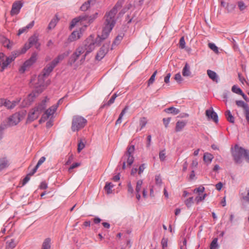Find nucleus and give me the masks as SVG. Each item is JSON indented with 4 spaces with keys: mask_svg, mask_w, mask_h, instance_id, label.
Masks as SVG:
<instances>
[{
    "mask_svg": "<svg viewBox=\"0 0 249 249\" xmlns=\"http://www.w3.org/2000/svg\"><path fill=\"white\" fill-rule=\"evenodd\" d=\"M123 3V0H119L113 9L106 14L104 27L101 36L95 38L94 36L90 35L84 41L83 46H80L75 50L70 58L69 63L71 65L75 63L82 54H84L78 63L79 65L83 64L87 55L95 49L101 40L107 38L115 24V17L117 10L122 7Z\"/></svg>",
    "mask_w": 249,
    "mask_h": 249,
    "instance_id": "obj_1",
    "label": "nucleus"
},
{
    "mask_svg": "<svg viewBox=\"0 0 249 249\" xmlns=\"http://www.w3.org/2000/svg\"><path fill=\"white\" fill-rule=\"evenodd\" d=\"M98 14L95 13L93 15L88 16L86 15H82L72 19L70 25L71 29L75 26H83L85 28H87L91 23H92L95 19L98 17Z\"/></svg>",
    "mask_w": 249,
    "mask_h": 249,
    "instance_id": "obj_2",
    "label": "nucleus"
},
{
    "mask_svg": "<svg viewBox=\"0 0 249 249\" xmlns=\"http://www.w3.org/2000/svg\"><path fill=\"white\" fill-rule=\"evenodd\" d=\"M48 101L49 99L46 98L44 100H42L40 103L32 108L28 114L27 122L31 123L37 119L42 111L46 107V103Z\"/></svg>",
    "mask_w": 249,
    "mask_h": 249,
    "instance_id": "obj_3",
    "label": "nucleus"
},
{
    "mask_svg": "<svg viewBox=\"0 0 249 249\" xmlns=\"http://www.w3.org/2000/svg\"><path fill=\"white\" fill-rule=\"evenodd\" d=\"M232 155L236 163H240L243 158L249 162V151L236 145L232 151Z\"/></svg>",
    "mask_w": 249,
    "mask_h": 249,
    "instance_id": "obj_4",
    "label": "nucleus"
},
{
    "mask_svg": "<svg viewBox=\"0 0 249 249\" xmlns=\"http://www.w3.org/2000/svg\"><path fill=\"white\" fill-rule=\"evenodd\" d=\"M45 77L43 75L40 74L37 77H35L31 79V84L38 93L42 92L47 86V84L44 81Z\"/></svg>",
    "mask_w": 249,
    "mask_h": 249,
    "instance_id": "obj_5",
    "label": "nucleus"
},
{
    "mask_svg": "<svg viewBox=\"0 0 249 249\" xmlns=\"http://www.w3.org/2000/svg\"><path fill=\"white\" fill-rule=\"evenodd\" d=\"M87 123V120L82 116H74L72 120L71 130L72 131H77L83 128Z\"/></svg>",
    "mask_w": 249,
    "mask_h": 249,
    "instance_id": "obj_6",
    "label": "nucleus"
},
{
    "mask_svg": "<svg viewBox=\"0 0 249 249\" xmlns=\"http://www.w3.org/2000/svg\"><path fill=\"white\" fill-rule=\"evenodd\" d=\"M134 151V145H131L128 147L126 152L122 158L123 169H125L126 166H130L133 162L134 157L132 154Z\"/></svg>",
    "mask_w": 249,
    "mask_h": 249,
    "instance_id": "obj_7",
    "label": "nucleus"
},
{
    "mask_svg": "<svg viewBox=\"0 0 249 249\" xmlns=\"http://www.w3.org/2000/svg\"><path fill=\"white\" fill-rule=\"evenodd\" d=\"M16 56L14 55L9 57L6 56L2 53H0V66L1 67L0 71H2L7 66L14 60Z\"/></svg>",
    "mask_w": 249,
    "mask_h": 249,
    "instance_id": "obj_8",
    "label": "nucleus"
},
{
    "mask_svg": "<svg viewBox=\"0 0 249 249\" xmlns=\"http://www.w3.org/2000/svg\"><path fill=\"white\" fill-rule=\"evenodd\" d=\"M57 105H53L48 109L45 110L44 113L43 114L41 119L39 120V123L41 124L45 122L48 118H52L53 114L57 110Z\"/></svg>",
    "mask_w": 249,
    "mask_h": 249,
    "instance_id": "obj_9",
    "label": "nucleus"
},
{
    "mask_svg": "<svg viewBox=\"0 0 249 249\" xmlns=\"http://www.w3.org/2000/svg\"><path fill=\"white\" fill-rule=\"evenodd\" d=\"M37 54L34 53L29 59L24 62L19 68V71L21 73H24L31 66H32L37 59Z\"/></svg>",
    "mask_w": 249,
    "mask_h": 249,
    "instance_id": "obj_10",
    "label": "nucleus"
},
{
    "mask_svg": "<svg viewBox=\"0 0 249 249\" xmlns=\"http://www.w3.org/2000/svg\"><path fill=\"white\" fill-rule=\"evenodd\" d=\"M82 27L80 28L78 30L73 31L71 34L69 36L68 40L70 42L75 41L80 39L86 28L81 26Z\"/></svg>",
    "mask_w": 249,
    "mask_h": 249,
    "instance_id": "obj_11",
    "label": "nucleus"
},
{
    "mask_svg": "<svg viewBox=\"0 0 249 249\" xmlns=\"http://www.w3.org/2000/svg\"><path fill=\"white\" fill-rule=\"evenodd\" d=\"M109 46V42H106L97 52L95 59L97 60H101L104 58L108 51Z\"/></svg>",
    "mask_w": 249,
    "mask_h": 249,
    "instance_id": "obj_12",
    "label": "nucleus"
},
{
    "mask_svg": "<svg viewBox=\"0 0 249 249\" xmlns=\"http://www.w3.org/2000/svg\"><path fill=\"white\" fill-rule=\"evenodd\" d=\"M21 120V117L19 114L15 113L11 116L8 120V125L14 126L17 125Z\"/></svg>",
    "mask_w": 249,
    "mask_h": 249,
    "instance_id": "obj_13",
    "label": "nucleus"
},
{
    "mask_svg": "<svg viewBox=\"0 0 249 249\" xmlns=\"http://www.w3.org/2000/svg\"><path fill=\"white\" fill-rule=\"evenodd\" d=\"M241 201L245 206L249 205V189L246 188L241 193Z\"/></svg>",
    "mask_w": 249,
    "mask_h": 249,
    "instance_id": "obj_14",
    "label": "nucleus"
},
{
    "mask_svg": "<svg viewBox=\"0 0 249 249\" xmlns=\"http://www.w3.org/2000/svg\"><path fill=\"white\" fill-rule=\"evenodd\" d=\"M57 64V62L56 60L55 61H53L51 63L47 65L44 69L41 74L43 75L45 77L48 76Z\"/></svg>",
    "mask_w": 249,
    "mask_h": 249,
    "instance_id": "obj_15",
    "label": "nucleus"
},
{
    "mask_svg": "<svg viewBox=\"0 0 249 249\" xmlns=\"http://www.w3.org/2000/svg\"><path fill=\"white\" fill-rule=\"evenodd\" d=\"M206 115L209 119H212L215 123H217L218 121V117L217 114L213 111V109L211 107L210 109L206 110Z\"/></svg>",
    "mask_w": 249,
    "mask_h": 249,
    "instance_id": "obj_16",
    "label": "nucleus"
},
{
    "mask_svg": "<svg viewBox=\"0 0 249 249\" xmlns=\"http://www.w3.org/2000/svg\"><path fill=\"white\" fill-rule=\"evenodd\" d=\"M20 102V99H17L11 101L7 99H5L4 106L7 109H11L14 108Z\"/></svg>",
    "mask_w": 249,
    "mask_h": 249,
    "instance_id": "obj_17",
    "label": "nucleus"
},
{
    "mask_svg": "<svg viewBox=\"0 0 249 249\" xmlns=\"http://www.w3.org/2000/svg\"><path fill=\"white\" fill-rule=\"evenodd\" d=\"M22 4L19 1L14 2L12 5V8L11 11V14L12 15L18 14L19 13Z\"/></svg>",
    "mask_w": 249,
    "mask_h": 249,
    "instance_id": "obj_18",
    "label": "nucleus"
},
{
    "mask_svg": "<svg viewBox=\"0 0 249 249\" xmlns=\"http://www.w3.org/2000/svg\"><path fill=\"white\" fill-rule=\"evenodd\" d=\"M37 94H38L37 93ZM38 94H36V93L35 92H33L30 94L28 95L27 97L24 100V102H25L24 106L29 105L32 102H33L34 99Z\"/></svg>",
    "mask_w": 249,
    "mask_h": 249,
    "instance_id": "obj_19",
    "label": "nucleus"
},
{
    "mask_svg": "<svg viewBox=\"0 0 249 249\" xmlns=\"http://www.w3.org/2000/svg\"><path fill=\"white\" fill-rule=\"evenodd\" d=\"M28 42L32 46H35L36 49H38L40 47V44L38 42V38L36 36L30 37L28 39Z\"/></svg>",
    "mask_w": 249,
    "mask_h": 249,
    "instance_id": "obj_20",
    "label": "nucleus"
},
{
    "mask_svg": "<svg viewBox=\"0 0 249 249\" xmlns=\"http://www.w3.org/2000/svg\"><path fill=\"white\" fill-rule=\"evenodd\" d=\"M35 21H32L30 22L28 25H27L26 27L21 28L18 30V35L20 36L22 34L27 32L28 30L30 29H31L34 25Z\"/></svg>",
    "mask_w": 249,
    "mask_h": 249,
    "instance_id": "obj_21",
    "label": "nucleus"
},
{
    "mask_svg": "<svg viewBox=\"0 0 249 249\" xmlns=\"http://www.w3.org/2000/svg\"><path fill=\"white\" fill-rule=\"evenodd\" d=\"M236 104L238 107L243 108L245 110V113L249 115V107L247 104L243 101H236Z\"/></svg>",
    "mask_w": 249,
    "mask_h": 249,
    "instance_id": "obj_22",
    "label": "nucleus"
},
{
    "mask_svg": "<svg viewBox=\"0 0 249 249\" xmlns=\"http://www.w3.org/2000/svg\"><path fill=\"white\" fill-rule=\"evenodd\" d=\"M9 165V161L6 158L0 159V170L7 168Z\"/></svg>",
    "mask_w": 249,
    "mask_h": 249,
    "instance_id": "obj_23",
    "label": "nucleus"
},
{
    "mask_svg": "<svg viewBox=\"0 0 249 249\" xmlns=\"http://www.w3.org/2000/svg\"><path fill=\"white\" fill-rule=\"evenodd\" d=\"M0 42L4 47H6L8 49L11 47V45L10 44V40L3 36H0Z\"/></svg>",
    "mask_w": 249,
    "mask_h": 249,
    "instance_id": "obj_24",
    "label": "nucleus"
},
{
    "mask_svg": "<svg viewBox=\"0 0 249 249\" xmlns=\"http://www.w3.org/2000/svg\"><path fill=\"white\" fill-rule=\"evenodd\" d=\"M186 123L185 121H178L176 124V131H180L186 125Z\"/></svg>",
    "mask_w": 249,
    "mask_h": 249,
    "instance_id": "obj_25",
    "label": "nucleus"
},
{
    "mask_svg": "<svg viewBox=\"0 0 249 249\" xmlns=\"http://www.w3.org/2000/svg\"><path fill=\"white\" fill-rule=\"evenodd\" d=\"M46 158L45 157H42L38 161V162L35 167L33 170L32 174L30 175H34L37 171L38 167L45 161Z\"/></svg>",
    "mask_w": 249,
    "mask_h": 249,
    "instance_id": "obj_26",
    "label": "nucleus"
},
{
    "mask_svg": "<svg viewBox=\"0 0 249 249\" xmlns=\"http://www.w3.org/2000/svg\"><path fill=\"white\" fill-rule=\"evenodd\" d=\"M51 239L49 238L44 240L42 243L41 249H51Z\"/></svg>",
    "mask_w": 249,
    "mask_h": 249,
    "instance_id": "obj_27",
    "label": "nucleus"
},
{
    "mask_svg": "<svg viewBox=\"0 0 249 249\" xmlns=\"http://www.w3.org/2000/svg\"><path fill=\"white\" fill-rule=\"evenodd\" d=\"M17 242L14 239H11L6 242V249H13L16 246Z\"/></svg>",
    "mask_w": 249,
    "mask_h": 249,
    "instance_id": "obj_28",
    "label": "nucleus"
},
{
    "mask_svg": "<svg viewBox=\"0 0 249 249\" xmlns=\"http://www.w3.org/2000/svg\"><path fill=\"white\" fill-rule=\"evenodd\" d=\"M213 158V156L210 153H205L204 154L203 160L207 164H210L212 162Z\"/></svg>",
    "mask_w": 249,
    "mask_h": 249,
    "instance_id": "obj_29",
    "label": "nucleus"
},
{
    "mask_svg": "<svg viewBox=\"0 0 249 249\" xmlns=\"http://www.w3.org/2000/svg\"><path fill=\"white\" fill-rule=\"evenodd\" d=\"M207 73L210 78L214 81H217V75L214 71L208 70H207Z\"/></svg>",
    "mask_w": 249,
    "mask_h": 249,
    "instance_id": "obj_30",
    "label": "nucleus"
},
{
    "mask_svg": "<svg viewBox=\"0 0 249 249\" xmlns=\"http://www.w3.org/2000/svg\"><path fill=\"white\" fill-rule=\"evenodd\" d=\"M225 116L227 119V120L231 123H234V118L232 115L231 111L230 110H227L225 112Z\"/></svg>",
    "mask_w": 249,
    "mask_h": 249,
    "instance_id": "obj_31",
    "label": "nucleus"
},
{
    "mask_svg": "<svg viewBox=\"0 0 249 249\" xmlns=\"http://www.w3.org/2000/svg\"><path fill=\"white\" fill-rule=\"evenodd\" d=\"M147 123V118L145 117L141 118L139 120V125L140 126L139 130H141L143 129Z\"/></svg>",
    "mask_w": 249,
    "mask_h": 249,
    "instance_id": "obj_32",
    "label": "nucleus"
},
{
    "mask_svg": "<svg viewBox=\"0 0 249 249\" xmlns=\"http://www.w3.org/2000/svg\"><path fill=\"white\" fill-rule=\"evenodd\" d=\"M128 107H125L124 108L122 111L121 114L119 115V118L117 119V120L116 122V124H120L122 122V118L123 116L124 115V114L126 113V111L128 110Z\"/></svg>",
    "mask_w": 249,
    "mask_h": 249,
    "instance_id": "obj_33",
    "label": "nucleus"
},
{
    "mask_svg": "<svg viewBox=\"0 0 249 249\" xmlns=\"http://www.w3.org/2000/svg\"><path fill=\"white\" fill-rule=\"evenodd\" d=\"M69 53L68 52H65L60 55H59L56 58H55L53 61L57 62V64L60 61H62L64 58L67 57L69 55Z\"/></svg>",
    "mask_w": 249,
    "mask_h": 249,
    "instance_id": "obj_34",
    "label": "nucleus"
},
{
    "mask_svg": "<svg viewBox=\"0 0 249 249\" xmlns=\"http://www.w3.org/2000/svg\"><path fill=\"white\" fill-rule=\"evenodd\" d=\"M190 68L188 64H186L182 70V75L184 76H188L190 75Z\"/></svg>",
    "mask_w": 249,
    "mask_h": 249,
    "instance_id": "obj_35",
    "label": "nucleus"
},
{
    "mask_svg": "<svg viewBox=\"0 0 249 249\" xmlns=\"http://www.w3.org/2000/svg\"><path fill=\"white\" fill-rule=\"evenodd\" d=\"M114 185L111 183H107L104 189L107 194H111L112 192V189Z\"/></svg>",
    "mask_w": 249,
    "mask_h": 249,
    "instance_id": "obj_36",
    "label": "nucleus"
},
{
    "mask_svg": "<svg viewBox=\"0 0 249 249\" xmlns=\"http://www.w3.org/2000/svg\"><path fill=\"white\" fill-rule=\"evenodd\" d=\"M209 47L213 50L214 53H218V49L217 47L213 43H209L208 44Z\"/></svg>",
    "mask_w": 249,
    "mask_h": 249,
    "instance_id": "obj_37",
    "label": "nucleus"
},
{
    "mask_svg": "<svg viewBox=\"0 0 249 249\" xmlns=\"http://www.w3.org/2000/svg\"><path fill=\"white\" fill-rule=\"evenodd\" d=\"M206 196V194H204L202 196H200V195L199 194L198 196L196 197L195 201H196V203H198L200 201L203 200L205 198Z\"/></svg>",
    "mask_w": 249,
    "mask_h": 249,
    "instance_id": "obj_38",
    "label": "nucleus"
},
{
    "mask_svg": "<svg viewBox=\"0 0 249 249\" xmlns=\"http://www.w3.org/2000/svg\"><path fill=\"white\" fill-rule=\"evenodd\" d=\"M57 20L55 19H53L48 25V29L52 30L53 29L56 25Z\"/></svg>",
    "mask_w": 249,
    "mask_h": 249,
    "instance_id": "obj_39",
    "label": "nucleus"
},
{
    "mask_svg": "<svg viewBox=\"0 0 249 249\" xmlns=\"http://www.w3.org/2000/svg\"><path fill=\"white\" fill-rule=\"evenodd\" d=\"M231 90L232 92H233L236 94H238L240 95L241 93H242V91L241 89H240L239 88H238V87H237L235 85H234L233 86H232V87L231 88Z\"/></svg>",
    "mask_w": 249,
    "mask_h": 249,
    "instance_id": "obj_40",
    "label": "nucleus"
},
{
    "mask_svg": "<svg viewBox=\"0 0 249 249\" xmlns=\"http://www.w3.org/2000/svg\"><path fill=\"white\" fill-rule=\"evenodd\" d=\"M142 184V180H139L137 181L135 189L136 193H140L141 190Z\"/></svg>",
    "mask_w": 249,
    "mask_h": 249,
    "instance_id": "obj_41",
    "label": "nucleus"
},
{
    "mask_svg": "<svg viewBox=\"0 0 249 249\" xmlns=\"http://www.w3.org/2000/svg\"><path fill=\"white\" fill-rule=\"evenodd\" d=\"M157 73V71H156L151 75L148 81V85L149 86L150 85L153 84L155 81V77L156 76Z\"/></svg>",
    "mask_w": 249,
    "mask_h": 249,
    "instance_id": "obj_42",
    "label": "nucleus"
},
{
    "mask_svg": "<svg viewBox=\"0 0 249 249\" xmlns=\"http://www.w3.org/2000/svg\"><path fill=\"white\" fill-rule=\"evenodd\" d=\"M168 111H170V112L172 114H173L174 115L178 114L179 113L180 111L178 109H177L176 108H175L174 107H171L167 109Z\"/></svg>",
    "mask_w": 249,
    "mask_h": 249,
    "instance_id": "obj_43",
    "label": "nucleus"
},
{
    "mask_svg": "<svg viewBox=\"0 0 249 249\" xmlns=\"http://www.w3.org/2000/svg\"><path fill=\"white\" fill-rule=\"evenodd\" d=\"M159 158L160 160L163 161L166 159V153L165 150L160 151L159 153Z\"/></svg>",
    "mask_w": 249,
    "mask_h": 249,
    "instance_id": "obj_44",
    "label": "nucleus"
},
{
    "mask_svg": "<svg viewBox=\"0 0 249 249\" xmlns=\"http://www.w3.org/2000/svg\"><path fill=\"white\" fill-rule=\"evenodd\" d=\"M217 246V239L214 238L211 244L210 249H216Z\"/></svg>",
    "mask_w": 249,
    "mask_h": 249,
    "instance_id": "obj_45",
    "label": "nucleus"
},
{
    "mask_svg": "<svg viewBox=\"0 0 249 249\" xmlns=\"http://www.w3.org/2000/svg\"><path fill=\"white\" fill-rule=\"evenodd\" d=\"M123 36L122 35H118L116 38L115 39L113 45H118L119 44L121 40L123 39Z\"/></svg>",
    "mask_w": 249,
    "mask_h": 249,
    "instance_id": "obj_46",
    "label": "nucleus"
},
{
    "mask_svg": "<svg viewBox=\"0 0 249 249\" xmlns=\"http://www.w3.org/2000/svg\"><path fill=\"white\" fill-rule=\"evenodd\" d=\"M90 0L88 1L87 2H85L81 6V9L82 11H86L88 9V8L89 7L90 4Z\"/></svg>",
    "mask_w": 249,
    "mask_h": 249,
    "instance_id": "obj_47",
    "label": "nucleus"
},
{
    "mask_svg": "<svg viewBox=\"0 0 249 249\" xmlns=\"http://www.w3.org/2000/svg\"><path fill=\"white\" fill-rule=\"evenodd\" d=\"M193 197H191L185 201V204L187 207H190L193 203Z\"/></svg>",
    "mask_w": 249,
    "mask_h": 249,
    "instance_id": "obj_48",
    "label": "nucleus"
},
{
    "mask_svg": "<svg viewBox=\"0 0 249 249\" xmlns=\"http://www.w3.org/2000/svg\"><path fill=\"white\" fill-rule=\"evenodd\" d=\"M155 182L157 185H160L162 183V179L160 175H157L155 176Z\"/></svg>",
    "mask_w": 249,
    "mask_h": 249,
    "instance_id": "obj_49",
    "label": "nucleus"
},
{
    "mask_svg": "<svg viewBox=\"0 0 249 249\" xmlns=\"http://www.w3.org/2000/svg\"><path fill=\"white\" fill-rule=\"evenodd\" d=\"M205 188L203 186H200L198 188H196L194 190V192L195 193H198V195L201 193H203L204 191Z\"/></svg>",
    "mask_w": 249,
    "mask_h": 249,
    "instance_id": "obj_50",
    "label": "nucleus"
},
{
    "mask_svg": "<svg viewBox=\"0 0 249 249\" xmlns=\"http://www.w3.org/2000/svg\"><path fill=\"white\" fill-rule=\"evenodd\" d=\"M31 174H32V172L28 174L26 176V177L23 179L22 185H24L26 183H27L29 181V180L30 179V177L33 175H30Z\"/></svg>",
    "mask_w": 249,
    "mask_h": 249,
    "instance_id": "obj_51",
    "label": "nucleus"
},
{
    "mask_svg": "<svg viewBox=\"0 0 249 249\" xmlns=\"http://www.w3.org/2000/svg\"><path fill=\"white\" fill-rule=\"evenodd\" d=\"M133 7V4L132 3H131L130 2L126 3L125 8H124V9H123V13H124L126 11V10L130 9Z\"/></svg>",
    "mask_w": 249,
    "mask_h": 249,
    "instance_id": "obj_52",
    "label": "nucleus"
},
{
    "mask_svg": "<svg viewBox=\"0 0 249 249\" xmlns=\"http://www.w3.org/2000/svg\"><path fill=\"white\" fill-rule=\"evenodd\" d=\"M161 245L163 249L167 247L168 245V240L166 238H163L161 240Z\"/></svg>",
    "mask_w": 249,
    "mask_h": 249,
    "instance_id": "obj_53",
    "label": "nucleus"
},
{
    "mask_svg": "<svg viewBox=\"0 0 249 249\" xmlns=\"http://www.w3.org/2000/svg\"><path fill=\"white\" fill-rule=\"evenodd\" d=\"M117 97V95L116 94H114L112 95V96L111 97L110 100L108 101L107 105L110 106L112 104H113L114 102V101Z\"/></svg>",
    "mask_w": 249,
    "mask_h": 249,
    "instance_id": "obj_54",
    "label": "nucleus"
},
{
    "mask_svg": "<svg viewBox=\"0 0 249 249\" xmlns=\"http://www.w3.org/2000/svg\"><path fill=\"white\" fill-rule=\"evenodd\" d=\"M179 46L182 49H183L185 48V42L184 37H181L179 40Z\"/></svg>",
    "mask_w": 249,
    "mask_h": 249,
    "instance_id": "obj_55",
    "label": "nucleus"
},
{
    "mask_svg": "<svg viewBox=\"0 0 249 249\" xmlns=\"http://www.w3.org/2000/svg\"><path fill=\"white\" fill-rule=\"evenodd\" d=\"M31 47H32V46L30 45V44L29 43V42L28 43H26L24 45V48H23V49L22 50V53H25L26 51L27 50H28L29 49H30Z\"/></svg>",
    "mask_w": 249,
    "mask_h": 249,
    "instance_id": "obj_56",
    "label": "nucleus"
},
{
    "mask_svg": "<svg viewBox=\"0 0 249 249\" xmlns=\"http://www.w3.org/2000/svg\"><path fill=\"white\" fill-rule=\"evenodd\" d=\"M175 79L178 83H180L182 81V77L179 73H177L175 75Z\"/></svg>",
    "mask_w": 249,
    "mask_h": 249,
    "instance_id": "obj_57",
    "label": "nucleus"
},
{
    "mask_svg": "<svg viewBox=\"0 0 249 249\" xmlns=\"http://www.w3.org/2000/svg\"><path fill=\"white\" fill-rule=\"evenodd\" d=\"M171 118H163V124L165 125V127L167 128L168 127V125L170 122Z\"/></svg>",
    "mask_w": 249,
    "mask_h": 249,
    "instance_id": "obj_58",
    "label": "nucleus"
},
{
    "mask_svg": "<svg viewBox=\"0 0 249 249\" xmlns=\"http://www.w3.org/2000/svg\"><path fill=\"white\" fill-rule=\"evenodd\" d=\"M85 147V144L82 142L78 143L77 150L78 152H80Z\"/></svg>",
    "mask_w": 249,
    "mask_h": 249,
    "instance_id": "obj_59",
    "label": "nucleus"
},
{
    "mask_svg": "<svg viewBox=\"0 0 249 249\" xmlns=\"http://www.w3.org/2000/svg\"><path fill=\"white\" fill-rule=\"evenodd\" d=\"M238 6L241 10H243L246 8V6L244 3L242 1H239L238 3Z\"/></svg>",
    "mask_w": 249,
    "mask_h": 249,
    "instance_id": "obj_60",
    "label": "nucleus"
},
{
    "mask_svg": "<svg viewBox=\"0 0 249 249\" xmlns=\"http://www.w3.org/2000/svg\"><path fill=\"white\" fill-rule=\"evenodd\" d=\"M79 166H80V163H75L74 164H73L72 165H71L70 167L69 168V172H71V171L76 168V167H78Z\"/></svg>",
    "mask_w": 249,
    "mask_h": 249,
    "instance_id": "obj_61",
    "label": "nucleus"
},
{
    "mask_svg": "<svg viewBox=\"0 0 249 249\" xmlns=\"http://www.w3.org/2000/svg\"><path fill=\"white\" fill-rule=\"evenodd\" d=\"M127 189L128 192L132 194L133 192V188L130 182L128 183Z\"/></svg>",
    "mask_w": 249,
    "mask_h": 249,
    "instance_id": "obj_62",
    "label": "nucleus"
},
{
    "mask_svg": "<svg viewBox=\"0 0 249 249\" xmlns=\"http://www.w3.org/2000/svg\"><path fill=\"white\" fill-rule=\"evenodd\" d=\"M144 169H145L144 164H142L139 168L138 174L139 175H141L143 172Z\"/></svg>",
    "mask_w": 249,
    "mask_h": 249,
    "instance_id": "obj_63",
    "label": "nucleus"
},
{
    "mask_svg": "<svg viewBox=\"0 0 249 249\" xmlns=\"http://www.w3.org/2000/svg\"><path fill=\"white\" fill-rule=\"evenodd\" d=\"M48 187L47 184L45 182H42L40 185L41 189H46Z\"/></svg>",
    "mask_w": 249,
    "mask_h": 249,
    "instance_id": "obj_64",
    "label": "nucleus"
}]
</instances>
